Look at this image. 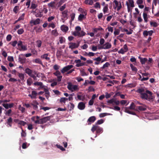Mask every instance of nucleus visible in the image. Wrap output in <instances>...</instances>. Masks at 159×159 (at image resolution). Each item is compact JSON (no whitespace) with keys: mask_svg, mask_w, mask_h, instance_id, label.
Wrapping results in <instances>:
<instances>
[{"mask_svg":"<svg viewBox=\"0 0 159 159\" xmlns=\"http://www.w3.org/2000/svg\"><path fill=\"white\" fill-rule=\"evenodd\" d=\"M140 97L142 99H145L150 102L153 101L154 98L152 92L148 90H146L145 92L140 96Z\"/></svg>","mask_w":159,"mask_h":159,"instance_id":"1","label":"nucleus"},{"mask_svg":"<svg viewBox=\"0 0 159 159\" xmlns=\"http://www.w3.org/2000/svg\"><path fill=\"white\" fill-rule=\"evenodd\" d=\"M81 28L79 26H77L75 28L76 31H75L73 34L75 36L82 37L85 35L86 33L83 31L81 30Z\"/></svg>","mask_w":159,"mask_h":159,"instance_id":"2","label":"nucleus"},{"mask_svg":"<svg viewBox=\"0 0 159 159\" xmlns=\"http://www.w3.org/2000/svg\"><path fill=\"white\" fill-rule=\"evenodd\" d=\"M51 117V116H48L39 119V120H37L35 121V123L41 124L45 123L50 120Z\"/></svg>","mask_w":159,"mask_h":159,"instance_id":"3","label":"nucleus"},{"mask_svg":"<svg viewBox=\"0 0 159 159\" xmlns=\"http://www.w3.org/2000/svg\"><path fill=\"white\" fill-rule=\"evenodd\" d=\"M17 45L19 48L18 49L20 51H25L27 49V46L23 45V42L21 41H20L18 42Z\"/></svg>","mask_w":159,"mask_h":159,"instance_id":"4","label":"nucleus"},{"mask_svg":"<svg viewBox=\"0 0 159 159\" xmlns=\"http://www.w3.org/2000/svg\"><path fill=\"white\" fill-rule=\"evenodd\" d=\"M39 104V103L36 101H33L31 103V106H33V109L35 110H37L38 109V105Z\"/></svg>","mask_w":159,"mask_h":159,"instance_id":"5","label":"nucleus"},{"mask_svg":"<svg viewBox=\"0 0 159 159\" xmlns=\"http://www.w3.org/2000/svg\"><path fill=\"white\" fill-rule=\"evenodd\" d=\"M96 120V118L94 116H92L89 117L87 121L88 125H90L92 123L94 122Z\"/></svg>","mask_w":159,"mask_h":159,"instance_id":"6","label":"nucleus"},{"mask_svg":"<svg viewBox=\"0 0 159 159\" xmlns=\"http://www.w3.org/2000/svg\"><path fill=\"white\" fill-rule=\"evenodd\" d=\"M2 105L6 109H8L9 108H11L13 107L14 104L13 103L10 104L2 103Z\"/></svg>","mask_w":159,"mask_h":159,"instance_id":"7","label":"nucleus"},{"mask_svg":"<svg viewBox=\"0 0 159 159\" xmlns=\"http://www.w3.org/2000/svg\"><path fill=\"white\" fill-rule=\"evenodd\" d=\"M113 2L116 5V7L114 8L116 9V8L117 7V11H119L120 10L122 7L121 3L120 2V5L119 6V3L116 0H115Z\"/></svg>","mask_w":159,"mask_h":159,"instance_id":"8","label":"nucleus"},{"mask_svg":"<svg viewBox=\"0 0 159 159\" xmlns=\"http://www.w3.org/2000/svg\"><path fill=\"white\" fill-rule=\"evenodd\" d=\"M142 105V106H137L136 107L137 109H136L135 110L136 111H138V110H139L140 111H146L147 109L146 106V105H144L143 104Z\"/></svg>","mask_w":159,"mask_h":159,"instance_id":"9","label":"nucleus"},{"mask_svg":"<svg viewBox=\"0 0 159 159\" xmlns=\"http://www.w3.org/2000/svg\"><path fill=\"white\" fill-rule=\"evenodd\" d=\"M79 89L78 86L76 85H72L70 83V91H77Z\"/></svg>","mask_w":159,"mask_h":159,"instance_id":"10","label":"nucleus"},{"mask_svg":"<svg viewBox=\"0 0 159 159\" xmlns=\"http://www.w3.org/2000/svg\"><path fill=\"white\" fill-rule=\"evenodd\" d=\"M33 71H33L29 68H26L25 70V73L27 74L30 77L34 74L33 73Z\"/></svg>","mask_w":159,"mask_h":159,"instance_id":"11","label":"nucleus"},{"mask_svg":"<svg viewBox=\"0 0 159 159\" xmlns=\"http://www.w3.org/2000/svg\"><path fill=\"white\" fill-rule=\"evenodd\" d=\"M85 104L83 102H80L79 103L78 107L79 109L80 110H84L85 108Z\"/></svg>","mask_w":159,"mask_h":159,"instance_id":"12","label":"nucleus"},{"mask_svg":"<svg viewBox=\"0 0 159 159\" xmlns=\"http://www.w3.org/2000/svg\"><path fill=\"white\" fill-rule=\"evenodd\" d=\"M135 106L134 103L132 102L130 106L129 107H125V112H126L127 108H128V111H130L129 110H134L135 108Z\"/></svg>","mask_w":159,"mask_h":159,"instance_id":"13","label":"nucleus"},{"mask_svg":"<svg viewBox=\"0 0 159 159\" xmlns=\"http://www.w3.org/2000/svg\"><path fill=\"white\" fill-rule=\"evenodd\" d=\"M12 119L11 117H9L8 119L7 120L6 123L10 127L12 126Z\"/></svg>","mask_w":159,"mask_h":159,"instance_id":"14","label":"nucleus"},{"mask_svg":"<svg viewBox=\"0 0 159 159\" xmlns=\"http://www.w3.org/2000/svg\"><path fill=\"white\" fill-rule=\"evenodd\" d=\"M48 53L44 54L41 56V58L42 59H45L47 61H48L50 60V58L49 57H48Z\"/></svg>","mask_w":159,"mask_h":159,"instance_id":"15","label":"nucleus"},{"mask_svg":"<svg viewBox=\"0 0 159 159\" xmlns=\"http://www.w3.org/2000/svg\"><path fill=\"white\" fill-rule=\"evenodd\" d=\"M69 70H70V65H68L63 67L61 70V72L62 73H64L67 72Z\"/></svg>","mask_w":159,"mask_h":159,"instance_id":"16","label":"nucleus"},{"mask_svg":"<svg viewBox=\"0 0 159 159\" xmlns=\"http://www.w3.org/2000/svg\"><path fill=\"white\" fill-rule=\"evenodd\" d=\"M79 45L78 43H70V48L72 49L77 48Z\"/></svg>","mask_w":159,"mask_h":159,"instance_id":"17","label":"nucleus"},{"mask_svg":"<svg viewBox=\"0 0 159 159\" xmlns=\"http://www.w3.org/2000/svg\"><path fill=\"white\" fill-rule=\"evenodd\" d=\"M61 30L64 32H66L68 30V27L65 25H63L61 27Z\"/></svg>","mask_w":159,"mask_h":159,"instance_id":"18","label":"nucleus"},{"mask_svg":"<svg viewBox=\"0 0 159 159\" xmlns=\"http://www.w3.org/2000/svg\"><path fill=\"white\" fill-rule=\"evenodd\" d=\"M139 58L140 60V62H141L142 65H144L145 64L146 62L147 61L148 59L146 58H142L139 57Z\"/></svg>","mask_w":159,"mask_h":159,"instance_id":"19","label":"nucleus"},{"mask_svg":"<svg viewBox=\"0 0 159 159\" xmlns=\"http://www.w3.org/2000/svg\"><path fill=\"white\" fill-rule=\"evenodd\" d=\"M33 73L34 74L30 77L33 78L34 80H37V76H38L37 72L35 70H34Z\"/></svg>","mask_w":159,"mask_h":159,"instance_id":"20","label":"nucleus"},{"mask_svg":"<svg viewBox=\"0 0 159 159\" xmlns=\"http://www.w3.org/2000/svg\"><path fill=\"white\" fill-rule=\"evenodd\" d=\"M78 98L80 100L84 101L85 99V95H78L77 96Z\"/></svg>","mask_w":159,"mask_h":159,"instance_id":"21","label":"nucleus"},{"mask_svg":"<svg viewBox=\"0 0 159 159\" xmlns=\"http://www.w3.org/2000/svg\"><path fill=\"white\" fill-rule=\"evenodd\" d=\"M136 92L139 93L140 94V96H142V94L144 93L143 92H145V90L144 88H139L138 89L137 91Z\"/></svg>","mask_w":159,"mask_h":159,"instance_id":"22","label":"nucleus"},{"mask_svg":"<svg viewBox=\"0 0 159 159\" xmlns=\"http://www.w3.org/2000/svg\"><path fill=\"white\" fill-rule=\"evenodd\" d=\"M18 60L20 62L21 64H23L26 62V58L25 57H19L18 58Z\"/></svg>","mask_w":159,"mask_h":159,"instance_id":"23","label":"nucleus"},{"mask_svg":"<svg viewBox=\"0 0 159 159\" xmlns=\"http://www.w3.org/2000/svg\"><path fill=\"white\" fill-rule=\"evenodd\" d=\"M40 19L39 18H37L34 20L32 21H30V23H33L34 25H35L37 24H39L40 23Z\"/></svg>","mask_w":159,"mask_h":159,"instance_id":"24","label":"nucleus"},{"mask_svg":"<svg viewBox=\"0 0 159 159\" xmlns=\"http://www.w3.org/2000/svg\"><path fill=\"white\" fill-rule=\"evenodd\" d=\"M62 54V51L61 50H58L57 52L56 55L57 58L58 59H60L61 58V56Z\"/></svg>","mask_w":159,"mask_h":159,"instance_id":"25","label":"nucleus"},{"mask_svg":"<svg viewBox=\"0 0 159 159\" xmlns=\"http://www.w3.org/2000/svg\"><path fill=\"white\" fill-rule=\"evenodd\" d=\"M86 17L83 14H80L78 18V20L80 21H82L83 20L85 19Z\"/></svg>","mask_w":159,"mask_h":159,"instance_id":"26","label":"nucleus"},{"mask_svg":"<svg viewBox=\"0 0 159 159\" xmlns=\"http://www.w3.org/2000/svg\"><path fill=\"white\" fill-rule=\"evenodd\" d=\"M18 75L21 80H23L25 79V75L24 74L18 73Z\"/></svg>","mask_w":159,"mask_h":159,"instance_id":"27","label":"nucleus"},{"mask_svg":"<svg viewBox=\"0 0 159 159\" xmlns=\"http://www.w3.org/2000/svg\"><path fill=\"white\" fill-rule=\"evenodd\" d=\"M104 49H107L110 48L111 47V45L109 43H107L105 44H104Z\"/></svg>","mask_w":159,"mask_h":159,"instance_id":"28","label":"nucleus"},{"mask_svg":"<svg viewBox=\"0 0 159 159\" xmlns=\"http://www.w3.org/2000/svg\"><path fill=\"white\" fill-rule=\"evenodd\" d=\"M33 62L41 65H42L43 64L41 60L39 58L36 59H35L33 60Z\"/></svg>","mask_w":159,"mask_h":159,"instance_id":"29","label":"nucleus"},{"mask_svg":"<svg viewBox=\"0 0 159 159\" xmlns=\"http://www.w3.org/2000/svg\"><path fill=\"white\" fill-rule=\"evenodd\" d=\"M38 6V5L37 4L34 3L33 2H31V6L30 8L32 9H35Z\"/></svg>","mask_w":159,"mask_h":159,"instance_id":"30","label":"nucleus"},{"mask_svg":"<svg viewBox=\"0 0 159 159\" xmlns=\"http://www.w3.org/2000/svg\"><path fill=\"white\" fill-rule=\"evenodd\" d=\"M130 66L133 71L135 72L137 71V69L132 64H130Z\"/></svg>","mask_w":159,"mask_h":159,"instance_id":"31","label":"nucleus"},{"mask_svg":"<svg viewBox=\"0 0 159 159\" xmlns=\"http://www.w3.org/2000/svg\"><path fill=\"white\" fill-rule=\"evenodd\" d=\"M112 115V114H110V113H101L100 114L99 116L100 117L102 118V117H104L106 116H107V115Z\"/></svg>","mask_w":159,"mask_h":159,"instance_id":"32","label":"nucleus"},{"mask_svg":"<svg viewBox=\"0 0 159 159\" xmlns=\"http://www.w3.org/2000/svg\"><path fill=\"white\" fill-rule=\"evenodd\" d=\"M36 46L39 48H40L42 45V41L40 40H38L36 41Z\"/></svg>","mask_w":159,"mask_h":159,"instance_id":"33","label":"nucleus"},{"mask_svg":"<svg viewBox=\"0 0 159 159\" xmlns=\"http://www.w3.org/2000/svg\"><path fill=\"white\" fill-rule=\"evenodd\" d=\"M34 85H35L40 86V87L41 88H43V83L41 82H35L34 83Z\"/></svg>","mask_w":159,"mask_h":159,"instance_id":"34","label":"nucleus"},{"mask_svg":"<svg viewBox=\"0 0 159 159\" xmlns=\"http://www.w3.org/2000/svg\"><path fill=\"white\" fill-rule=\"evenodd\" d=\"M27 84L28 86H30L33 83L32 79L31 78H29L27 80Z\"/></svg>","mask_w":159,"mask_h":159,"instance_id":"35","label":"nucleus"},{"mask_svg":"<svg viewBox=\"0 0 159 159\" xmlns=\"http://www.w3.org/2000/svg\"><path fill=\"white\" fill-rule=\"evenodd\" d=\"M84 2L86 4L92 5L93 3V1L92 0H85Z\"/></svg>","mask_w":159,"mask_h":159,"instance_id":"36","label":"nucleus"},{"mask_svg":"<svg viewBox=\"0 0 159 159\" xmlns=\"http://www.w3.org/2000/svg\"><path fill=\"white\" fill-rule=\"evenodd\" d=\"M55 3L54 2H51L50 3L48 4V5L49 7H51L52 8H55L56 6L55 5Z\"/></svg>","mask_w":159,"mask_h":159,"instance_id":"37","label":"nucleus"},{"mask_svg":"<svg viewBox=\"0 0 159 159\" xmlns=\"http://www.w3.org/2000/svg\"><path fill=\"white\" fill-rule=\"evenodd\" d=\"M51 33L52 35L55 36H57L58 35V33L57 32L56 30H52V31Z\"/></svg>","mask_w":159,"mask_h":159,"instance_id":"38","label":"nucleus"},{"mask_svg":"<svg viewBox=\"0 0 159 159\" xmlns=\"http://www.w3.org/2000/svg\"><path fill=\"white\" fill-rule=\"evenodd\" d=\"M143 16L145 22H148V17L147 14L145 12H143Z\"/></svg>","mask_w":159,"mask_h":159,"instance_id":"39","label":"nucleus"},{"mask_svg":"<svg viewBox=\"0 0 159 159\" xmlns=\"http://www.w3.org/2000/svg\"><path fill=\"white\" fill-rule=\"evenodd\" d=\"M103 132L102 129L100 127H99L98 126L97 129L96 130V132L97 134H99L102 133Z\"/></svg>","mask_w":159,"mask_h":159,"instance_id":"40","label":"nucleus"},{"mask_svg":"<svg viewBox=\"0 0 159 159\" xmlns=\"http://www.w3.org/2000/svg\"><path fill=\"white\" fill-rule=\"evenodd\" d=\"M68 100V98H62L60 99V102L61 103H65L66 101Z\"/></svg>","mask_w":159,"mask_h":159,"instance_id":"41","label":"nucleus"},{"mask_svg":"<svg viewBox=\"0 0 159 159\" xmlns=\"http://www.w3.org/2000/svg\"><path fill=\"white\" fill-rule=\"evenodd\" d=\"M12 112L11 110V109H9L7 111H6L5 113L6 115L8 116H11V114Z\"/></svg>","mask_w":159,"mask_h":159,"instance_id":"42","label":"nucleus"},{"mask_svg":"<svg viewBox=\"0 0 159 159\" xmlns=\"http://www.w3.org/2000/svg\"><path fill=\"white\" fill-rule=\"evenodd\" d=\"M24 30L23 28H21L17 30V33L19 34H22L24 32Z\"/></svg>","mask_w":159,"mask_h":159,"instance_id":"43","label":"nucleus"},{"mask_svg":"<svg viewBox=\"0 0 159 159\" xmlns=\"http://www.w3.org/2000/svg\"><path fill=\"white\" fill-rule=\"evenodd\" d=\"M150 24L151 25L155 27H156L158 26V24L156 22L151 21L150 22Z\"/></svg>","mask_w":159,"mask_h":159,"instance_id":"44","label":"nucleus"},{"mask_svg":"<svg viewBox=\"0 0 159 159\" xmlns=\"http://www.w3.org/2000/svg\"><path fill=\"white\" fill-rule=\"evenodd\" d=\"M19 7L18 6H15L13 9V11L16 13H17L18 10L19 9Z\"/></svg>","mask_w":159,"mask_h":159,"instance_id":"45","label":"nucleus"},{"mask_svg":"<svg viewBox=\"0 0 159 159\" xmlns=\"http://www.w3.org/2000/svg\"><path fill=\"white\" fill-rule=\"evenodd\" d=\"M110 108L117 111H119L120 109V108L118 106H115L114 107H110Z\"/></svg>","mask_w":159,"mask_h":159,"instance_id":"46","label":"nucleus"},{"mask_svg":"<svg viewBox=\"0 0 159 159\" xmlns=\"http://www.w3.org/2000/svg\"><path fill=\"white\" fill-rule=\"evenodd\" d=\"M110 64L108 62H106L105 64L103 65L102 67V69H104L106 67H108L109 66H110Z\"/></svg>","mask_w":159,"mask_h":159,"instance_id":"47","label":"nucleus"},{"mask_svg":"<svg viewBox=\"0 0 159 159\" xmlns=\"http://www.w3.org/2000/svg\"><path fill=\"white\" fill-rule=\"evenodd\" d=\"M68 12V11L66 10L62 12V14L64 18H66L67 16V13Z\"/></svg>","mask_w":159,"mask_h":159,"instance_id":"48","label":"nucleus"},{"mask_svg":"<svg viewBox=\"0 0 159 159\" xmlns=\"http://www.w3.org/2000/svg\"><path fill=\"white\" fill-rule=\"evenodd\" d=\"M108 10V5L107 4L104 6L103 8V11L104 13H105L106 12H107Z\"/></svg>","mask_w":159,"mask_h":159,"instance_id":"49","label":"nucleus"},{"mask_svg":"<svg viewBox=\"0 0 159 159\" xmlns=\"http://www.w3.org/2000/svg\"><path fill=\"white\" fill-rule=\"evenodd\" d=\"M129 3L130 4V7H134V1L133 0H128Z\"/></svg>","mask_w":159,"mask_h":159,"instance_id":"50","label":"nucleus"},{"mask_svg":"<svg viewBox=\"0 0 159 159\" xmlns=\"http://www.w3.org/2000/svg\"><path fill=\"white\" fill-rule=\"evenodd\" d=\"M32 95L34 97V99L36 98V96H37V93L35 91H33L31 93Z\"/></svg>","mask_w":159,"mask_h":159,"instance_id":"51","label":"nucleus"},{"mask_svg":"<svg viewBox=\"0 0 159 159\" xmlns=\"http://www.w3.org/2000/svg\"><path fill=\"white\" fill-rule=\"evenodd\" d=\"M48 27H52V29H54L56 25L54 23L52 22L49 24Z\"/></svg>","mask_w":159,"mask_h":159,"instance_id":"52","label":"nucleus"},{"mask_svg":"<svg viewBox=\"0 0 159 159\" xmlns=\"http://www.w3.org/2000/svg\"><path fill=\"white\" fill-rule=\"evenodd\" d=\"M98 127V126L96 125H93L91 129L93 133L95 130H97Z\"/></svg>","mask_w":159,"mask_h":159,"instance_id":"53","label":"nucleus"},{"mask_svg":"<svg viewBox=\"0 0 159 159\" xmlns=\"http://www.w3.org/2000/svg\"><path fill=\"white\" fill-rule=\"evenodd\" d=\"M56 146L58 148H59L62 151H64L65 150V149L61 146L59 145L58 144H57Z\"/></svg>","mask_w":159,"mask_h":159,"instance_id":"54","label":"nucleus"},{"mask_svg":"<svg viewBox=\"0 0 159 159\" xmlns=\"http://www.w3.org/2000/svg\"><path fill=\"white\" fill-rule=\"evenodd\" d=\"M127 109H128V108H127ZM126 113H128L129 114H132L134 115H136V113L134 112L133 111H128V109H127L126 110V112H125Z\"/></svg>","mask_w":159,"mask_h":159,"instance_id":"55","label":"nucleus"},{"mask_svg":"<svg viewBox=\"0 0 159 159\" xmlns=\"http://www.w3.org/2000/svg\"><path fill=\"white\" fill-rule=\"evenodd\" d=\"M18 123L19 124L23 126H24L26 124V122L22 120L19 121Z\"/></svg>","mask_w":159,"mask_h":159,"instance_id":"56","label":"nucleus"},{"mask_svg":"<svg viewBox=\"0 0 159 159\" xmlns=\"http://www.w3.org/2000/svg\"><path fill=\"white\" fill-rule=\"evenodd\" d=\"M124 31L125 32H126V34H131L132 33L133 30H130V31H129L127 29H125Z\"/></svg>","mask_w":159,"mask_h":159,"instance_id":"57","label":"nucleus"},{"mask_svg":"<svg viewBox=\"0 0 159 159\" xmlns=\"http://www.w3.org/2000/svg\"><path fill=\"white\" fill-rule=\"evenodd\" d=\"M11 38L12 36L10 34H8L7 36L6 37L7 40L8 41H9L11 40Z\"/></svg>","mask_w":159,"mask_h":159,"instance_id":"58","label":"nucleus"},{"mask_svg":"<svg viewBox=\"0 0 159 159\" xmlns=\"http://www.w3.org/2000/svg\"><path fill=\"white\" fill-rule=\"evenodd\" d=\"M104 121L103 119H100V120H98L97 121L96 124H98V125H100L102 124L104 122Z\"/></svg>","mask_w":159,"mask_h":159,"instance_id":"59","label":"nucleus"},{"mask_svg":"<svg viewBox=\"0 0 159 159\" xmlns=\"http://www.w3.org/2000/svg\"><path fill=\"white\" fill-rule=\"evenodd\" d=\"M65 39L63 37H60L59 38V42L61 43H62L64 41Z\"/></svg>","mask_w":159,"mask_h":159,"instance_id":"60","label":"nucleus"},{"mask_svg":"<svg viewBox=\"0 0 159 159\" xmlns=\"http://www.w3.org/2000/svg\"><path fill=\"white\" fill-rule=\"evenodd\" d=\"M118 52L119 53L122 54H124L125 52H126L123 48H121L119 51H118Z\"/></svg>","mask_w":159,"mask_h":159,"instance_id":"61","label":"nucleus"},{"mask_svg":"<svg viewBox=\"0 0 159 159\" xmlns=\"http://www.w3.org/2000/svg\"><path fill=\"white\" fill-rule=\"evenodd\" d=\"M10 43L13 47H15L17 43V42L16 41H14L13 42H10Z\"/></svg>","mask_w":159,"mask_h":159,"instance_id":"62","label":"nucleus"},{"mask_svg":"<svg viewBox=\"0 0 159 159\" xmlns=\"http://www.w3.org/2000/svg\"><path fill=\"white\" fill-rule=\"evenodd\" d=\"M143 35L145 37H146L148 35V31L147 30H144L143 32Z\"/></svg>","mask_w":159,"mask_h":159,"instance_id":"63","label":"nucleus"},{"mask_svg":"<svg viewBox=\"0 0 159 159\" xmlns=\"http://www.w3.org/2000/svg\"><path fill=\"white\" fill-rule=\"evenodd\" d=\"M41 13H42L41 12H39V13H37L35 15V16L36 17H42L43 16V15Z\"/></svg>","mask_w":159,"mask_h":159,"instance_id":"64","label":"nucleus"}]
</instances>
